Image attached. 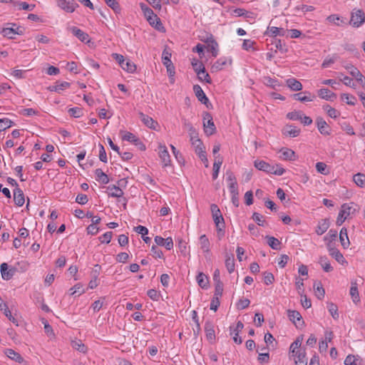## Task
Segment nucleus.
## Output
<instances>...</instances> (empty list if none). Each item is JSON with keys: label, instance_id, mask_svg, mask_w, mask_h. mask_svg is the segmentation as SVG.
<instances>
[{"label": "nucleus", "instance_id": "obj_61", "mask_svg": "<svg viewBox=\"0 0 365 365\" xmlns=\"http://www.w3.org/2000/svg\"><path fill=\"white\" fill-rule=\"evenodd\" d=\"M302 340H303L302 336H298L296 339V340L291 344L290 347H289V351L299 350V347L301 346Z\"/></svg>", "mask_w": 365, "mask_h": 365}, {"label": "nucleus", "instance_id": "obj_13", "mask_svg": "<svg viewBox=\"0 0 365 365\" xmlns=\"http://www.w3.org/2000/svg\"><path fill=\"white\" fill-rule=\"evenodd\" d=\"M190 141L192 146L195 148V153L198 156L202 153H205V148L200 138L197 136H191Z\"/></svg>", "mask_w": 365, "mask_h": 365}, {"label": "nucleus", "instance_id": "obj_25", "mask_svg": "<svg viewBox=\"0 0 365 365\" xmlns=\"http://www.w3.org/2000/svg\"><path fill=\"white\" fill-rule=\"evenodd\" d=\"M147 21L153 27H154L158 31L163 32L165 31V27L163 26L160 21V19L156 14L155 18L151 16L150 19H148Z\"/></svg>", "mask_w": 365, "mask_h": 365}, {"label": "nucleus", "instance_id": "obj_39", "mask_svg": "<svg viewBox=\"0 0 365 365\" xmlns=\"http://www.w3.org/2000/svg\"><path fill=\"white\" fill-rule=\"evenodd\" d=\"M121 133H123L122 135V139L123 140H126L128 142H130L133 143L134 145L136 144L137 142H138L139 138L136 137L133 133L128 132V131H120Z\"/></svg>", "mask_w": 365, "mask_h": 365}, {"label": "nucleus", "instance_id": "obj_56", "mask_svg": "<svg viewBox=\"0 0 365 365\" xmlns=\"http://www.w3.org/2000/svg\"><path fill=\"white\" fill-rule=\"evenodd\" d=\"M302 111L294 110L287 114V118L292 120H298L302 118Z\"/></svg>", "mask_w": 365, "mask_h": 365}, {"label": "nucleus", "instance_id": "obj_11", "mask_svg": "<svg viewBox=\"0 0 365 365\" xmlns=\"http://www.w3.org/2000/svg\"><path fill=\"white\" fill-rule=\"evenodd\" d=\"M68 29L73 34V36L77 37L82 42H90L89 36L87 33L84 32L76 26H71Z\"/></svg>", "mask_w": 365, "mask_h": 365}, {"label": "nucleus", "instance_id": "obj_51", "mask_svg": "<svg viewBox=\"0 0 365 365\" xmlns=\"http://www.w3.org/2000/svg\"><path fill=\"white\" fill-rule=\"evenodd\" d=\"M328 310H329V312L330 313V314L331 315V317L334 319H339V313H338V307L337 306L332 303V302H330V303H328Z\"/></svg>", "mask_w": 365, "mask_h": 365}, {"label": "nucleus", "instance_id": "obj_37", "mask_svg": "<svg viewBox=\"0 0 365 365\" xmlns=\"http://www.w3.org/2000/svg\"><path fill=\"white\" fill-rule=\"evenodd\" d=\"M319 263L321 264L324 272H330L333 271V267L326 256L320 257Z\"/></svg>", "mask_w": 365, "mask_h": 365}, {"label": "nucleus", "instance_id": "obj_38", "mask_svg": "<svg viewBox=\"0 0 365 365\" xmlns=\"http://www.w3.org/2000/svg\"><path fill=\"white\" fill-rule=\"evenodd\" d=\"M225 267L228 271L229 273H232L235 271V258L234 255H226V259H225Z\"/></svg>", "mask_w": 365, "mask_h": 365}, {"label": "nucleus", "instance_id": "obj_12", "mask_svg": "<svg viewBox=\"0 0 365 365\" xmlns=\"http://www.w3.org/2000/svg\"><path fill=\"white\" fill-rule=\"evenodd\" d=\"M232 63V59L227 57L220 58L211 67L212 72L219 71L227 65Z\"/></svg>", "mask_w": 365, "mask_h": 365}, {"label": "nucleus", "instance_id": "obj_36", "mask_svg": "<svg viewBox=\"0 0 365 365\" xmlns=\"http://www.w3.org/2000/svg\"><path fill=\"white\" fill-rule=\"evenodd\" d=\"M329 255L340 264H344V262H346L345 258L344 257L343 255L336 248L330 249Z\"/></svg>", "mask_w": 365, "mask_h": 365}, {"label": "nucleus", "instance_id": "obj_29", "mask_svg": "<svg viewBox=\"0 0 365 365\" xmlns=\"http://www.w3.org/2000/svg\"><path fill=\"white\" fill-rule=\"evenodd\" d=\"M280 158L285 160H294L295 153L289 148H282L280 150Z\"/></svg>", "mask_w": 365, "mask_h": 365}, {"label": "nucleus", "instance_id": "obj_64", "mask_svg": "<svg viewBox=\"0 0 365 365\" xmlns=\"http://www.w3.org/2000/svg\"><path fill=\"white\" fill-rule=\"evenodd\" d=\"M250 301L247 298L240 299L237 303V308L238 309H244L249 307Z\"/></svg>", "mask_w": 365, "mask_h": 365}, {"label": "nucleus", "instance_id": "obj_57", "mask_svg": "<svg viewBox=\"0 0 365 365\" xmlns=\"http://www.w3.org/2000/svg\"><path fill=\"white\" fill-rule=\"evenodd\" d=\"M71 290H73V292H71V295L77 294L78 296H79L85 292V289L81 283L75 284L72 288H71Z\"/></svg>", "mask_w": 365, "mask_h": 365}, {"label": "nucleus", "instance_id": "obj_53", "mask_svg": "<svg viewBox=\"0 0 365 365\" xmlns=\"http://www.w3.org/2000/svg\"><path fill=\"white\" fill-rule=\"evenodd\" d=\"M342 101H345L348 105L354 106L356 102V98L352 96L347 93L341 94Z\"/></svg>", "mask_w": 365, "mask_h": 365}, {"label": "nucleus", "instance_id": "obj_20", "mask_svg": "<svg viewBox=\"0 0 365 365\" xmlns=\"http://www.w3.org/2000/svg\"><path fill=\"white\" fill-rule=\"evenodd\" d=\"M1 34L4 36L13 39L14 38V35H22L23 31L21 27H17L16 29L14 28H4L3 29Z\"/></svg>", "mask_w": 365, "mask_h": 365}, {"label": "nucleus", "instance_id": "obj_10", "mask_svg": "<svg viewBox=\"0 0 365 365\" xmlns=\"http://www.w3.org/2000/svg\"><path fill=\"white\" fill-rule=\"evenodd\" d=\"M316 124L319 133L323 135H329L331 134V128L327 122L322 118L317 117Z\"/></svg>", "mask_w": 365, "mask_h": 365}, {"label": "nucleus", "instance_id": "obj_32", "mask_svg": "<svg viewBox=\"0 0 365 365\" xmlns=\"http://www.w3.org/2000/svg\"><path fill=\"white\" fill-rule=\"evenodd\" d=\"M265 238L267 240V244L269 246L275 250H279L281 249V242L272 236H266Z\"/></svg>", "mask_w": 365, "mask_h": 365}, {"label": "nucleus", "instance_id": "obj_62", "mask_svg": "<svg viewBox=\"0 0 365 365\" xmlns=\"http://www.w3.org/2000/svg\"><path fill=\"white\" fill-rule=\"evenodd\" d=\"M170 148H171L173 153L175 155V157L176 160H178V162L179 163H185V160H184V158H183L182 155L180 153V152L179 150H178L176 149V148L174 145H170Z\"/></svg>", "mask_w": 365, "mask_h": 365}, {"label": "nucleus", "instance_id": "obj_46", "mask_svg": "<svg viewBox=\"0 0 365 365\" xmlns=\"http://www.w3.org/2000/svg\"><path fill=\"white\" fill-rule=\"evenodd\" d=\"M14 125V123L7 118H0V132L11 128Z\"/></svg>", "mask_w": 365, "mask_h": 365}, {"label": "nucleus", "instance_id": "obj_5", "mask_svg": "<svg viewBox=\"0 0 365 365\" xmlns=\"http://www.w3.org/2000/svg\"><path fill=\"white\" fill-rule=\"evenodd\" d=\"M203 126L206 135H212L216 132V127L212 120V115L208 112L203 113Z\"/></svg>", "mask_w": 365, "mask_h": 365}, {"label": "nucleus", "instance_id": "obj_1", "mask_svg": "<svg viewBox=\"0 0 365 365\" xmlns=\"http://www.w3.org/2000/svg\"><path fill=\"white\" fill-rule=\"evenodd\" d=\"M210 210L217 232L223 230L225 223L220 208L216 204H212L210 205Z\"/></svg>", "mask_w": 365, "mask_h": 365}, {"label": "nucleus", "instance_id": "obj_17", "mask_svg": "<svg viewBox=\"0 0 365 365\" xmlns=\"http://www.w3.org/2000/svg\"><path fill=\"white\" fill-rule=\"evenodd\" d=\"M282 133L292 138L297 137L300 133V129L292 125H286L282 130Z\"/></svg>", "mask_w": 365, "mask_h": 365}, {"label": "nucleus", "instance_id": "obj_50", "mask_svg": "<svg viewBox=\"0 0 365 365\" xmlns=\"http://www.w3.org/2000/svg\"><path fill=\"white\" fill-rule=\"evenodd\" d=\"M106 4L110 7L115 13L120 14L121 8L119 3L116 0H105Z\"/></svg>", "mask_w": 365, "mask_h": 365}, {"label": "nucleus", "instance_id": "obj_49", "mask_svg": "<svg viewBox=\"0 0 365 365\" xmlns=\"http://www.w3.org/2000/svg\"><path fill=\"white\" fill-rule=\"evenodd\" d=\"M295 364L296 365H307V359L306 358L305 351L299 352L297 356H295Z\"/></svg>", "mask_w": 365, "mask_h": 365}, {"label": "nucleus", "instance_id": "obj_52", "mask_svg": "<svg viewBox=\"0 0 365 365\" xmlns=\"http://www.w3.org/2000/svg\"><path fill=\"white\" fill-rule=\"evenodd\" d=\"M69 115L74 118H80L83 115V109L78 107L71 108L68 110Z\"/></svg>", "mask_w": 365, "mask_h": 365}, {"label": "nucleus", "instance_id": "obj_14", "mask_svg": "<svg viewBox=\"0 0 365 365\" xmlns=\"http://www.w3.org/2000/svg\"><path fill=\"white\" fill-rule=\"evenodd\" d=\"M138 115L140 119L144 123L145 125H146L150 129L156 130V128L158 127V124L151 117L145 115L142 112H139Z\"/></svg>", "mask_w": 365, "mask_h": 365}, {"label": "nucleus", "instance_id": "obj_41", "mask_svg": "<svg viewBox=\"0 0 365 365\" xmlns=\"http://www.w3.org/2000/svg\"><path fill=\"white\" fill-rule=\"evenodd\" d=\"M353 180L357 186L360 187H365V175L358 173L353 176Z\"/></svg>", "mask_w": 365, "mask_h": 365}, {"label": "nucleus", "instance_id": "obj_60", "mask_svg": "<svg viewBox=\"0 0 365 365\" xmlns=\"http://www.w3.org/2000/svg\"><path fill=\"white\" fill-rule=\"evenodd\" d=\"M302 340H303L302 336H298L296 339V340L291 344L290 347H289V351L299 350V347L301 346Z\"/></svg>", "mask_w": 365, "mask_h": 365}, {"label": "nucleus", "instance_id": "obj_30", "mask_svg": "<svg viewBox=\"0 0 365 365\" xmlns=\"http://www.w3.org/2000/svg\"><path fill=\"white\" fill-rule=\"evenodd\" d=\"M96 180L102 184H108L110 181L108 176L101 169L95 170Z\"/></svg>", "mask_w": 365, "mask_h": 365}, {"label": "nucleus", "instance_id": "obj_45", "mask_svg": "<svg viewBox=\"0 0 365 365\" xmlns=\"http://www.w3.org/2000/svg\"><path fill=\"white\" fill-rule=\"evenodd\" d=\"M264 83L266 86H269L274 89H275L276 87L281 86L277 79L272 78L269 76L264 77Z\"/></svg>", "mask_w": 365, "mask_h": 365}, {"label": "nucleus", "instance_id": "obj_6", "mask_svg": "<svg viewBox=\"0 0 365 365\" xmlns=\"http://www.w3.org/2000/svg\"><path fill=\"white\" fill-rule=\"evenodd\" d=\"M193 91L197 98V100L202 104H204L207 108H212V103L210 102L208 98L206 96L203 90L199 85L193 86Z\"/></svg>", "mask_w": 365, "mask_h": 365}, {"label": "nucleus", "instance_id": "obj_16", "mask_svg": "<svg viewBox=\"0 0 365 365\" xmlns=\"http://www.w3.org/2000/svg\"><path fill=\"white\" fill-rule=\"evenodd\" d=\"M205 331L206 337L210 341H212L215 339V334L214 329V324L210 321H207L205 324Z\"/></svg>", "mask_w": 365, "mask_h": 365}, {"label": "nucleus", "instance_id": "obj_18", "mask_svg": "<svg viewBox=\"0 0 365 365\" xmlns=\"http://www.w3.org/2000/svg\"><path fill=\"white\" fill-rule=\"evenodd\" d=\"M71 83L66 81H56V84L48 88L50 91H55L60 93L61 91L68 88Z\"/></svg>", "mask_w": 365, "mask_h": 365}, {"label": "nucleus", "instance_id": "obj_15", "mask_svg": "<svg viewBox=\"0 0 365 365\" xmlns=\"http://www.w3.org/2000/svg\"><path fill=\"white\" fill-rule=\"evenodd\" d=\"M14 201L16 205L21 207L25 202L24 195L21 188L14 190Z\"/></svg>", "mask_w": 365, "mask_h": 365}, {"label": "nucleus", "instance_id": "obj_42", "mask_svg": "<svg viewBox=\"0 0 365 365\" xmlns=\"http://www.w3.org/2000/svg\"><path fill=\"white\" fill-rule=\"evenodd\" d=\"M314 289L315 292V295L319 299H322L324 297L325 290L322 287V284L320 282L318 283H315L314 284Z\"/></svg>", "mask_w": 365, "mask_h": 365}, {"label": "nucleus", "instance_id": "obj_35", "mask_svg": "<svg viewBox=\"0 0 365 365\" xmlns=\"http://www.w3.org/2000/svg\"><path fill=\"white\" fill-rule=\"evenodd\" d=\"M196 279H197L198 285L201 288L207 289L208 287V283H209L208 277L205 274H203L202 272H200L197 274Z\"/></svg>", "mask_w": 365, "mask_h": 365}, {"label": "nucleus", "instance_id": "obj_54", "mask_svg": "<svg viewBox=\"0 0 365 365\" xmlns=\"http://www.w3.org/2000/svg\"><path fill=\"white\" fill-rule=\"evenodd\" d=\"M171 58V53L168 51L166 48L163 50V54H162V61L163 63L165 65L172 64V61L170 60Z\"/></svg>", "mask_w": 365, "mask_h": 365}, {"label": "nucleus", "instance_id": "obj_7", "mask_svg": "<svg viewBox=\"0 0 365 365\" xmlns=\"http://www.w3.org/2000/svg\"><path fill=\"white\" fill-rule=\"evenodd\" d=\"M158 155L160 158L163 167L165 168L171 165L170 155L165 145L160 144L158 145Z\"/></svg>", "mask_w": 365, "mask_h": 365}, {"label": "nucleus", "instance_id": "obj_28", "mask_svg": "<svg viewBox=\"0 0 365 365\" xmlns=\"http://www.w3.org/2000/svg\"><path fill=\"white\" fill-rule=\"evenodd\" d=\"M5 354L9 359H11L16 362H19L20 364L24 362V358L21 356L20 354L16 352L14 350H13L11 349H6Z\"/></svg>", "mask_w": 365, "mask_h": 365}, {"label": "nucleus", "instance_id": "obj_59", "mask_svg": "<svg viewBox=\"0 0 365 365\" xmlns=\"http://www.w3.org/2000/svg\"><path fill=\"white\" fill-rule=\"evenodd\" d=\"M302 340H303L302 336H298L296 339V340L291 344L290 347H289V351L299 350V347L301 346Z\"/></svg>", "mask_w": 365, "mask_h": 365}, {"label": "nucleus", "instance_id": "obj_21", "mask_svg": "<svg viewBox=\"0 0 365 365\" xmlns=\"http://www.w3.org/2000/svg\"><path fill=\"white\" fill-rule=\"evenodd\" d=\"M319 96L327 101H334L336 98V93L328 88H321L318 91Z\"/></svg>", "mask_w": 365, "mask_h": 365}, {"label": "nucleus", "instance_id": "obj_47", "mask_svg": "<svg viewBox=\"0 0 365 365\" xmlns=\"http://www.w3.org/2000/svg\"><path fill=\"white\" fill-rule=\"evenodd\" d=\"M329 228V222L327 220H324L320 222L316 229V232L318 235H323Z\"/></svg>", "mask_w": 365, "mask_h": 365}, {"label": "nucleus", "instance_id": "obj_43", "mask_svg": "<svg viewBox=\"0 0 365 365\" xmlns=\"http://www.w3.org/2000/svg\"><path fill=\"white\" fill-rule=\"evenodd\" d=\"M200 247L204 252H210V241L205 235L200 237Z\"/></svg>", "mask_w": 365, "mask_h": 365}, {"label": "nucleus", "instance_id": "obj_40", "mask_svg": "<svg viewBox=\"0 0 365 365\" xmlns=\"http://www.w3.org/2000/svg\"><path fill=\"white\" fill-rule=\"evenodd\" d=\"M268 33L273 37L277 36H284L286 33V30L283 28H278L276 26L268 27Z\"/></svg>", "mask_w": 365, "mask_h": 365}, {"label": "nucleus", "instance_id": "obj_3", "mask_svg": "<svg viewBox=\"0 0 365 365\" xmlns=\"http://www.w3.org/2000/svg\"><path fill=\"white\" fill-rule=\"evenodd\" d=\"M353 204V202L344 203L341 205L336 222L337 225H341L345 221L347 217L355 211V209H354L351 205Z\"/></svg>", "mask_w": 365, "mask_h": 365}, {"label": "nucleus", "instance_id": "obj_27", "mask_svg": "<svg viewBox=\"0 0 365 365\" xmlns=\"http://www.w3.org/2000/svg\"><path fill=\"white\" fill-rule=\"evenodd\" d=\"M295 100L301 102H309L312 101L314 96H312L309 92L298 93L293 95Z\"/></svg>", "mask_w": 365, "mask_h": 365}, {"label": "nucleus", "instance_id": "obj_63", "mask_svg": "<svg viewBox=\"0 0 365 365\" xmlns=\"http://www.w3.org/2000/svg\"><path fill=\"white\" fill-rule=\"evenodd\" d=\"M252 219L255 221V222L259 226H264V217L258 212H254L252 215Z\"/></svg>", "mask_w": 365, "mask_h": 365}, {"label": "nucleus", "instance_id": "obj_22", "mask_svg": "<svg viewBox=\"0 0 365 365\" xmlns=\"http://www.w3.org/2000/svg\"><path fill=\"white\" fill-rule=\"evenodd\" d=\"M287 314L289 320L292 321L296 326H297V322H298L299 324L301 323V324H304L302 315L298 311L289 309L287 311Z\"/></svg>", "mask_w": 365, "mask_h": 365}, {"label": "nucleus", "instance_id": "obj_8", "mask_svg": "<svg viewBox=\"0 0 365 365\" xmlns=\"http://www.w3.org/2000/svg\"><path fill=\"white\" fill-rule=\"evenodd\" d=\"M58 6L68 13H73L78 6L74 0H58Z\"/></svg>", "mask_w": 365, "mask_h": 365}, {"label": "nucleus", "instance_id": "obj_26", "mask_svg": "<svg viewBox=\"0 0 365 365\" xmlns=\"http://www.w3.org/2000/svg\"><path fill=\"white\" fill-rule=\"evenodd\" d=\"M207 51L211 52L212 55L215 57L217 56L218 53V44L216 42V41L211 36L210 38H207Z\"/></svg>", "mask_w": 365, "mask_h": 365}, {"label": "nucleus", "instance_id": "obj_58", "mask_svg": "<svg viewBox=\"0 0 365 365\" xmlns=\"http://www.w3.org/2000/svg\"><path fill=\"white\" fill-rule=\"evenodd\" d=\"M316 169L318 173L323 174V175H327L329 173V171L327 170V165L322 162L317 163L316 164Z\"/></svg>", "mask_w": 365, "mask_h": 365}, {"label": "nucleus", "instance_id": "obj_24", "mask_svg": "<svg viewBox=\"0 0 365 365\" xmlns=\"http://www.w3.org/2000/svg\"><path fill=\"white\" fill-rule=\"evenodd\" d=\"M108 194L113 197H120L123 195V191L115 185H109L107 187Z\"/></svg>", "mask_w": 365, "mask_h": 365}, {"label": "nucleus", "instance_id": "obj_55", "mask_svg": "<svg viewBox=\"0 0 365 365\" xmlns=\"http://www.w3.org/2000/svg\"><path fill=\"white\" fill-rule=\"evenodd\" d=\"M324 109L327 110L328 115L332 118H336L339 115V112L329 105L324 106Z\"/></svg>", "mask_w": 365, "mask_h": 365}, {"label": "nucleus", "instance_id": "obj_9", "mask_svg": "<svg viewBox=\"0 0 365 365\" xmlns=\"http://www.w3.org/2000/svg\"><path fill=\"white\" fill-rule=\"evenodd\" d=\"M0 271L1 274V277L4 280H9L15 274L16 269L14 267L9 269L8 264L6 262H4L0 265Z\"/></svg>", "mask_w": 365, "mask_h": 365}, {"label": "nucleus", "instance_id": "obj_19", "mask_svg": "<svg viewBox=\"0 0 365 365\" xmlns=\"http://www.w3.org/2000/svg\"><path fill=\"white\" fill-rule=\"evenodd\" d=\"M192 66L195 71V72L197 74L198 78L202 81V77L201 76V73H205V66L203 63L199 61L196 58H193L191 62Z\"/></svg>", "mask_w": 365, "mask_h": 365}, {"label": "nucleus", "instance_id": "obj_4", "mask_svg": "<svg viewBox=\"0 0 365 365\" xmlns=\"http://www.w3.org/2000/svg\"><path fill=\"white\" fill-rule=\"evenodd\" d=\"M365 21V14L362 9H354L349 24L355 28L361 26Z\"/></svg>", "mask_w": 365, "mask_h": 365}, {"label": "nucleus", "instance_id": "obj_48", "mask_svg": "<svg viewBox=\"0 0 365 365\" xmlns=\"http://www.w3.org/2000/svg\"><path fill=\"white\" fill-rule=\"evenodd\" d=\"M121 68L129 72V73H134L136 70V66L134 63H133L131 61L128 59L126 61H125L123 64L121 65Z\"/></svg>", "mask_w": 365, "mask_h": 365}, {"label": "nucleus", "instance_id": "obj_2", "mask_svg": "<svg viewBox=\"0 0 365 365\" xmlns=\"http://www.w3.org/2000/svg\"><path fill=\"white\" fill-rule=\"evenodd\" d=\"M254 165L257 170H262L270 174L282 175L285 173V170H279L277 171L274 170V165H270L264 160H256L254 162Z\"/></svg>", "mask_w": 365, "mask_h": 365}, {"label": "nucleus", "instance_id": "obj_34", "mask_svg": "<svg viewBox=\"0 0 365 365\" xmlns=\"http://www.w3.org/2000/svg\"><path fill=\"white\" fill-rule=\"evenodd\" d=\"M71 346L73 349L81 352V353H86L88 348L87 346L82 342L81 340H73L71 341Z\"/></svg>", "mask_w": 365, "mask_h": 365}, {"label": "nucleus", "instance_id": "obj_44", "mask_svg": "<svg viewBox=\"0 0 365 365\" xmlns=\"http://www.w3.org/2000/svg\"><path fill=\"white\" fill-rule=\"evenodd\" d=\"M350 295L351 296L352 300L354 303H357L360 301L356 283H351V287L350 288Z\"/></svg>", "mask_w": 365, "mask_h": 365}, {"label": "nucleus", "instance_id": "obj_31", "mask_svg": "<svg viewBox=\"0 0 365 365\" xmlns=\"http://www.w3.org/2000/svg\"><path fill=\"white\" fill-rule=\"evenodd\" d=\"M339 240H340L341 244L344 248H347L349 246L350 242H349V240L348 237L346 228H345V227L341 228L340 233H339Z\"/></svg>", "mask_w": 365, "mask_h": 365}, {"label": "nucleus", "instance_id": "obj_23", "mask_svg": "<svg viewBox=\"0 0 365 365\" xmlns=\"http://www.w3.org/2000/svg\"><path fill=\"white\" fill-rule=\"evenodd\" d=\"M287 86L294 91H299L302 89V84L294 78H290L286 81Z\"/></svg>", "mask_w": 365, "mask_h": 365}, {"label": "nucleus", "instance_id": "obj_33", "mask_svg": "<svg viewBox=\"0 0 365 365\" xmlns=\"http://www.w3.org/2000/svg\"><path fill=\"white\" fill-rule=\"evenodd\" d=\"M217 160H215L213 163V170H212V179L216 180L218 177L219 171L221 165L222 164V158L218 155L216 157Z\"/></svg>", "mask_w": 365, "mask_h": 365}]
</instances>
